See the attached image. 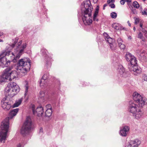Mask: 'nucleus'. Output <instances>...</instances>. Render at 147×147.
Masks as SVG:
<instances>
[{"instance_id": "1", "label": "nucleus", "mask_w": 147, "mask_h": 147, "mask_svg": "<svg viewBox=\"0 0 147 147\" xmlns=\"http://www.w3.org/2000/svg\"><path fill=\"white\" fill-rule=\"evenodd\" d=\"M26 45V43L22 44V41H20L17 45L16 51L17 52L15 55L9 51H3L0 55V57H1L0 58V65L2 64L3 67H7L10 64L11 61L15 62L24 53Z\"/></svg>"}, {"instance_id": "2", "label": "nucleus", "mask_w": 147, "mask_h": 147, "mask_svg": "<svg viewBox=\"0 0 147 147\" xmlns=\"http://www.w3.org/2000/svg\"><path fill=\"white\" fill-rule=\"evenodd\" d=\"M93 7L89 0H86L81 5V14L82 19L85 25H90L92 23V20L90 18Z\"/></svg>"}, {"instance_id": "3", "label": "nucleus", "mask_w": 147, "mask_h": 147, "mask_svg": "<svg viewBox=\"0 0 147 147\" xmlns=\"http://www.w3.org/2000/svg\"><path fill=\"white\" fill-rule=\"evenodd\" d=\"M125 57L127 61L130 62L128 65V68L129 70L133 71L135 75L140 74L141 72V69L137 66V61L136 57L129 52L126 53Z\"/></svg>"}, {"instance_id": "4", "label": "nucleus", "mask_w": 147, "mask_h": 147, "mask_svg": "<svg viewBox=\"0 0 147 147\" xmlns=\"http://www.w3.org/2000/svg\"><path fill=\"white\" fill-rule=\"evenodd\" d=\"M30 65V60L29 58L22 59L19 61L16 69L20 74L24 76L29 70Z\"/></svg>"}, {"instance_id": "5", "label": "nucleus", "mask_w": 147, "mask_h": 147, "mask_svg": "<svg viewBox=\"0 0 147 147\" xmlns=\"http://www.w3.org/2000/svg\"><path fill=\"white\" fill-rule=\"evenodd\" d=\"M9 127V118H5L1 123L0 127V141L2 142L5 140L7 137V133Z\"/></svg>"}, {"instance_id": "6", "label": "nucleus", "mask_w": 147, "mask_h": 147, "mask_svg": "<svg viewBox=\"0 0 147 147\" xmlns=\"http://www.w3.org/2000/svg\"><path fill=\"white\" fill-rule=\"evenodd\" d=\"M20 88L16 83L11 82L8 84L5 89V92L7 95L11 97L16 95L20 91Z\"/></svg>"}, {"instance_id": "7", "label": "nucleus", "mask_w": 147, "mask_h": 147, "mask_svg": "<svg viewBox=\"0 0 147 147\" xmlns=\"http://www.w3.org/2000/svg\"><path fill=\"white\" fill-rule=\"evenodd\" d=\"M32 122L29 117H27L21 129L20 133L23 136L28 134L32 127Z\"/></svg>"}, {"instance_id": "8", "label": "nucleus", "mask_w": 147, "mask_h": 147, "mask_svg": "<svg viewBox=\"0 0 147 147\" xmlns=\"http://www.w3.org/2000/svg\"><path fill=\"white\" fill-rule=\"evenodd\" d=\"M133 99L138 104L139 106L142 107L147 103V100L145 98L142 97L137 92H134L133 94Z\"/></svg>"}, {"instance_id": "9", "label": "nucleus", "mask_w": 147, "mask_h": 147, "mask_svg": "<svg viewBox=\"0 0 147 147\" xmlns=\"http://www.w3.org/2000/svg\"><path fill=\"white\" fill-rule=\"evenodd\" d=\"M12 68L11 67H7L4 71L5 75V77H6L7 79L9 78V80L10 81L12 79L15 78L17 76V73L16 71L14 70L11 71Z\"/></svg>"}, {"instance_id": "10", "label": "nucleus", "mask_w": 147, "mask_h": 147, "mask_svg": "<svg viewBox=\"0 0 147 147\" xmlns=\"http://www.w3.org/2000/svg\"><path fill=\"white\" fill-rule=\"evenodd\" d=\"M1 103L2 108L5 111L9 110L11 107L12 102L7 96L2 100Z\"/></svg>"}, {"instance_id": "11", "label": "nucleus", "mask_w": 147, "mask_h": 147, "mask_svg": "<svg viewBox=\"0 0 147 147\" xmlns=\"http://www.w3.org/2000/svg\"><path fill=\"white\" fill-rule=\"evenodd\" d=\"M42 54L45 55V60L46 62V65L47 67H50L51 64V58L47 54L48 51L47 50L44 48H42L41 50Z\"/></svg>"}, {"instance_id": "12", "label": "nucleus", "mask_w": 147, "mask_h": 147, "mask_svg": "<svg viewBox=\"0 0 147 147\" xmlns=\"http://www.w3.org/2000/svg\"><path fill=\"white\" fill-rule=\"evenodd\" d=\"M31 107L33 113L34 115L37 114L38 116H42L43 114V108L41 106H40L37 108L36 111H35V106L34 105H31Z\"/></svg>"}, {"instance_id": "13", "label": "nucleus", "mask_w": 147, "mask_h": 147, "mask_svg": "<svg viewBox=\"0 0 147 147\" xmlns=\"http://www.w3.org/2000/svg\"><path fill=\"white\" fill-rule=\"evenodd\" d=\"M139 109V108L138 105L133 101H130L129 102L128 111L129 112L132 113H134Z\"/></svg>"}, {"instance_id": "14", "label": "nucleus", "mask_w": 147, "mask_h": 147, "mask_svg": "<svg viewBox=\"0 0 147 147\" xmlns=\"http://www.w3.org/2000/svg\"><path fill=\"white\" fill-rule=\"evenodd\" d=\"M49 76V73L47 72L45 73L40 80L39 81L40 86H45L46 84V80L48 78Z\"/></svg>"}, {"instance_id": "15", "label": "nucleus", "mask_w": 147, "mask_h": 147, "mask_svg": "<svg viewBox=\"0 0 147 147\" xmlns=\"http://www.w3.org/2000/svg\"><path fill=\"white\" fill-rule=\"evenodd\" d=\"M129 130V127L125 125L121 129L119 132L121 136L123 137H125L128 134Z\"/></svg>"}, {"instance_id": "16", "label": "nucleus", "mask_w": 147, "mask_h": 147, "mask_svg": "<svg viewBox=\"0 0 147 147\" xmlns=\"http://www.w3.org/2000/svg\"><path fill=\"white\" fill-rule=\"evenodd\" d=\"M141 141L138 139L131 140L125 147H138L141 144Z\"/></svg>"}, {"instance_id": "17", "label": "nucleus", "mask_w": 147, "mask_h": 147, "mask_svg": "<svg viewBox=\"0 0 147 147\" xmlns=\"http://www.w3.org/2000/svg\"><path fill=\"white\" fill-rule=\"evenodd\" d=\"M143 112L140 109H139L134 113H132L133 116L137 119H139L142 117Z\"/></svg>"}, {"instance_id": "18", "label": "nucleus", "mask_w": 147, "mask_h": 147, "mask_svg": "<svg viewBox=\"0 0 147 147\" xmlns=\"http://www.w3.org/2000/svg\"><path fill=\"white\" fill-rule=\"evenodd\" d=\"M117 42L119 47L121 49L123 50L125 48V46L123 41L121 38H118L117 39Z\"/></svg>"}, {"instance_id": "19", "label": "nucleus", "mask_w": 147, "mask_h": 147, "mask_svg": "<svg viewBox=\"0 0 147 147\" xmlns=\"http://www.w3.org/2000/svg\"><path fill=\"white\" fill-rule=\"evenodd\" d=\"M18 110L19 109L16 108L11 111L9 113V117H8L9 119H12L13 117L16 116L18 113Z\"/></svg>"}, {"instance_id": "20", "label": "nucleus", "mask_w": 147, "mask_h": 147, "mask_svg": "<svg viewBox=\"0 0 147 147\" xmlns=\"http://www.w3.org/2000/svg\"><path fill=\"white\" fill-rule=\"evenodd\" d=\"M117 71L119 74L121 75H122L125 73V69L121 65H119L118 66Z\"/></svg>"}, {"instance_id": "21", "label": "nucleus", "mask_w": 147, "mask_h": 147, "mask_svg": "<svg viewBox=\"0 0 147 147\" xmlns=\"http://www.w3.org/2000/svg\"><path fill=\"white\" fill-rule=\"evenodd\" d=\"M22 100V98H21L19 99L18 100L16 101L13 105V107H16L18 106L21 103Z\"/></svg>"}, {"instance_id": "22", "label": "nucleus", "mask_w": 147, "mask_h": 147, "mask_svg": "<svg viewBox=\"0 0 147 147\" xmlns=\"http://www.w3.org/2000/svg\"><path fill=\"white\" fill-rule=\"evenodd\" d=\"M106 40L109 43V45L111 43L115 42L114 39H113L112 38L110 37L108 35H107V37L105 38Z\"/></svg>"}, {"instance_id": "23", "label": "nucleus", "mask_w": 147, "mask_h": 147, "mask_svg": "<svg viewBox=\"0 0 147 147\" xmlns=\"http://www.w3.org/2000/svg\"><path fill=\"white\" fill-rule=\"evenodd\" d=\"M111 49L112 50H115L116 49L117 45L115 42H113L109 45Z\"/></svg>"}, {"instance_id": "24", "label": "nucleus", "mask_w": 147, "mask_h": 147, "mask_svg": "<svg viewBox=\"0 0 147 147\" xmlns=\"http://www.w3.org/2000/svg\"><path fill=\"white\" fill-rule=\"evenodd\" d=\"M52 113V109H47L45 112V115L46 117H49L51 115Z\"/></svg>"}, {"instance_id": "25", "label": "nucleus", "mask_w": 147, "mask_h": 147, "mask_svg": "<svg viewBox=\"0 0 147 147\" xmlns=\"http://www.w3.org/2000/svg\"><path fill=\"white\" fill-rule=\"evenodd\" d=\"M5 75L4 71L3 74L1 76H0V84L5 82L6 79H7V78L5 77Z\"/></svg>"}, {"instance_id": "26", "label": "nucleus", "mask_w": 147, "mask_h": 147, "mask_svg": "<svg viewBox=\"0 0 147 147\" xmlns=\"http://www.w3.org/2000/svg\"><path fill=\"white\" fill-rule=\"evenodd\" d=\"M137 52L140 53V56L142 57V59H143L145 55V54H146L145 51L144 50H142L139 52L138 51Z\"/></svg>"}, {"instance_id": "27", "label": "nucleus", "mask_w": 147, "mask_h": 147, "mask_svg": "<svg viewBox=\"0 0 147 147\" xmlns=\"http://www.w3.org/2000/svg\"><path fill=\"white\" fill-rule=\"evenodd\" d=\"M133 7L137 9H138L140 7V5L136 1H135L133 2L132 4Z\"/></svg>"}, {"instance_id": "28", "label": "nucleus", "mask_w": 147, "mask_h": 147, "mask_svg": "<svg viewBox=\"0 0 147 147\" xmlns=\"http://www.w3.org/2000/svg\"><path fill=\"white\" fill-rule=\"evenodd\" d=\"M138 38L144 41H145V39L144 37L142 34L141 32H140L138 34Z\"/></svg>"}, {"instance_id": "29", "label": "nucleus", "mask_w": 147, "mask_h": 147, "mask_svg": "<svg viewBox=\"0 0 147 147\" xmlns=\"http://www.w3.org/2000/svg\"><path fill=\"white\" fill-rule=\"evenodd\" d=\"M25 91L24 96H25L28 94V86L27 84H26L25 85Z\"/></svg>"}, {"instance_id": "30", "label": "nucleus", "mask_w": 147, "mask_h": 147, "mask_svg": "<svg viewBox=\"0 0 147 147\" xmlns=\"http://www.w3.org/2000/svg\"><path fill=\"white\" fill-rule=\"evenodd\" d=\"M117 13L114 12H112L111 13V16L113 18H116L117 17Z\"/></svg>"}, {"instance_id": "31", "label": "nucleus", "mask_w": 147, "mask_h": 147, "mask_svg": "<svg viewBox=\"0 0 147 147\" xmlns=\"http://www.w3.org/2000/svg\"><path fill=\"white\" fill-rule=\"evenodd\" d=\"M142 81L147 82V75L145 74H143L142 77Z\"/></svg>"}, {"instance_id": "32", "label": "nucleus", "mask_w": 147, "mask_h": 147, "mask_svg": "<svg viewBox=\"0 0 147 147\" xmlns=\"http://www.w3.org/2000/svg\"><path fill=\"white\" fill-rule=\"evenodd\" d=\"M98 14H94L93 15V20L94 21L98 22V19L97 18V16Z\"/></svg>"}, {"instance_id": "33", "label": "nucleus", "mask_w": 147, "mask_h": 147, "mask_svg": "<svg viewBox=\"0 0 147 147\" xmlns=\"http://www.w3.org/2000/svg\"><path fill=\"white\" fill-rule=\"evenodd\" d=\"M142 14V15H147V9H144L143 11L141 12Z\"/></svg>"}, {"instance_id": "34", "label": "nucleus", "mask_w": 147, "mask_h": 147, "mask_svg": "<svg viewBox=\"0 0 147 147\" xmlns=\"http://www.w3.org/2000/svg\"><path fill=\"white\" fill-rule=\"evenodd\" d=\"M134 19L135 20L134 23L136 24H137L139 21V19L136 17H134Z\"/></svg>"}, {"instance_id": "35", "label": "nucleus", "mask_w": 147, "mask_h": 147, "mask_svg": "<svg viewBox=\"0 0 147 147\" xmlns=\"http://www.w3.org/2000/svg\"><path fill=\"white\" fill-rule=\"evenodd\" d=\"M131 10L133 14H137V13L136 9H134V8H133L132 9H131Z\"/></svg>"}, {"instance_id": "36", "label": "nucleus", "mask_w": 147, "mask_h": 147, "mask_svg": "<svg viewBox=\"0 0 147 147\" xmlns=\"http://www.w3.org/2000/svg\"><path fill=\"white\" fill-rule=\"evenodd\" d=\"M99 9V7L98 6H97L96 9V10L95 12H94V14H98V11Z\"/></svg>"}, {"instance_id": "37", "label": "nucleus", "mask_w": 147, "mask_h": 147, "mask_svg": "<svg viewBox=\"0 0 147 147\" xmlns=\"http://www.w3.org/2000/svg\"><path fill=\"white\" fill-rule=\"evenodd\" d=\"M46 107L47 109H52L51 106V105L48 104L46 106Z\"/></svg>"}, {"instance_id": "38", "label": "nucleus", "mask_w": 147, "mask_h": 147, "mask_svg": "<svg viewBox=\"0 0 147 147\" xmlns=\"http://www.w3.org/2000/svg\"><path fill=\"white\" fill-rule=\"evenodd\" d=\"M113 27L115 29L118 30L119 29V27H118L117 24H114L113 25Z\"/></svg>"}, {"instance_id": "39", "label": "nucleus", "mask_w": 147, "mask_h": 147, "mask_svg": "<svg viewBox=\"0 0 147 147\" xmlns=\"http://www.w3.org/2000/svg\"><path fill=\"white\" fill-rule=\"evenodd\" d=\"M130 3H127V4L128 5V6L129 7V8L131 9H132L133 7V6L131 5V4Z\"/></svg>"}, {"instance_id": "40", "label": "nucleus", "mask_w": 147, "mask_h": 147, "mask_svg": "<svg viewBox=\"0 0 147 147\" xmlns=\"http://www.w3.org/2000/svg\"><path fill=\"white\" fill-rule=\"evenodd\" d=\"M140 30L142 32H143L144 33V34L145 33V32H147V31H146V30L144 29V28H143V27H142V28H140Z\"/></svg>"}, {"instance_id": "41", "label": "nucleus", "mask_w": 147, "mask_h": 147, "mask_svg": "<svg viewBox=\"0 0 147 147\" xmlns=\"http://www.w3.org/2000/svg\"><path fill=\"white\" fill-rule=\"evenodd\" d=\"M125 0H120V2L121 5H124L125 2Z\"/></svg>"}, {"instance_id": "42", "label": "nucleus", "mask_w": 147, "mask_h": 147, "mask_svg": "<svg viewBox=\"0 0 147 147\" xmlns=\"http://www.w3.org/2000/svg\"><path fill=\"white\" fill-rule=\"evenodd\" d=\"M115 1L114 0H108L107 1V2L108 4L110 3H113Z\"/></svg>"}, {"instance_id": "43", "label": "nucleus", "mask_w": 147, "mask_h": 147, "mask_svg": "<svg viewBox=\"0 0 147 147\" xmlns=\"http://www.w3.org/2000/svg\"><path fill=\"white\" fill-rule=\"evenodd\" d=\"M109 6L111 8H114L115 7V5L114 4H113V3H112V4H110V5H109Z\"/></svg>"}, {"instance_id": "44", "label": "nucleus", "mask_w": 147, "mask_h": 147, "mask_svg": "<svg viewBox=\"0 0 147 147\" xmlns=\"http://www.w3.org/2000/svg\"><path fill=\"white\" fill-rule=\"evenodd\" d=\"M40 94L41 96V97H44L45 95L44 92L43 91H40Z\"/></svg>"}, {"instance_id": "45", "label": "nucleus", "mask_w": 147, "mask_h": 147, "mask_svg": "<svg viewBox=\"0 0 147 147\" xmlns=\"http://www.w3.org/2000/svg\"><path fill=\"white\" fill-rule=\"evenodd\" d=\"M24 147V145L22 144H21V143H19L17 146V147Z\"/></svg>"}, {"instance_id": "46", "label": "nucleus", "mask_w": 147, "mask_h": 147, "mask_svg": "<svg viewBox=\"0 0 147 147\" xmlns=\"http://www.w3.org/2000/svg\"><path fill=\"white\" fill-rule=\"evenodd\" d=\"M144 60H147V53H146V54H145V56L144 57V58H143V59Z\"/></svg>"}, {"instance_id": "47", "label": "nucleus", "mask_w": 147, "mask_h": 147, "mask_svg": "<svg viewBox=\"0 0 147 147\" xmlns=\"http://www.w3.org/2000/svg\"><path fill=\"white\" fill-rule=\"evenodd\" d=\"M43 132V128L41 127L40 129L39 133H42Z\"/></svg>"}, {"instance_id": "48", "label": "nucleus", "mask_w": 147, "mask_h": 147, "mask_svg": "<svg viewBox=\"0 0 147 147\" xmlns=\"http://www.w3.org/2000/svg\"><path fill=\"white\" fill-rule=\"evenodd\" d=\"M131 1L132 0H125V1L127 3H131Z\"/></svg>"}, {"instance_id": "49", "label": "nucleus", "mask_w": 147, "mask_h": 147, "mask_svg": "<svg viewBox=\"0 0 147 147\" xmlns=\"http://www.w3.org/2000/svg\"><path fill=\"white\" fill-rule=\"evenodd\" d=\"M104 36L105 37V39L107 37V35H108V34L106 33H105L104 34Z\"/></svg>"}, {"instance_id": "50", "label": "nucleus", "mask_w": 147, "mask_h": 147, "mask_svg": "<svg viewBox=\"0 0 147 147\" xmlns=\"http://www.w3.org/2000/svg\"><path fill=\"white\" fill-rule=\"evenodd\" d=\"M16 44V43L15 42H14V43L13 44H12L11 45L12 47H14L15 45Z\"/></svg>"}, {"instance_id": "51", "label": "nucleus", "mask_w": 147, "mask_h": 147, "mask_svg": "<svg viewBox=\"0 0 147 147\" xmlns=\"http://www.w3.org/2000/svg\"><path fill=\"white\" fill-rule=\"evenodd\" d=\"M127 23L128 24V25L130 26H131V24L130 23V22H129V21H128L127 22Z\"/></svg>"}, {"instance_id": "52", "label": "nucleus", "mask_w": 147, "mask_h": 147, "mask_svg": "<svg viewBox=\"0 0 147 147\" xmlns=\"http://www.w3.org/2000/svg\"><path fill=\"white\" fill-rule=\"evenodd\" d=\"M142 7H140V12L141 13L142 12Z\"/></svg>"}, {"instance_id": "53", "label": "nucleus", "mask_w": 147, "mask_h": 147, "mask_svg": "<svg viewBox=\"0 0 147 147\" xmlns=\"http://www.w3.org/2000/svg\"><path fill=\"white\" fill-rule=\"evenodd\" d=\"M140 28H142L143 24L142 23H140Z\"/></svg>"}, {"instance_id": "54", "label": "nucleus", "mask_w": 147, "mask_h": 147, "mask_svg": "<svg viewBox=\"0 0 147 147\" xmlns=\"http://www.w3.org/2000/svg\"><path fill=\"white\" fill-rule=\"evenodd\" d=\"M133 30L134 31H135L136 30V28L135 27H134L133 28Z\"/></svg>"}, {"instance_id": "55", "label": "nucleus", "mask_w": 147, "mask_h": 147, "mask_svg": "<svg viewBox=\"0 0 147 147\" xmlns=\"http://www.w3.org/2000/svg\"><path fill=\"white\" fill-rule=\"evenodd\" d=\"M128 38L129 39H131V38L130 36H128Z\"/></svg>"}, {"instance_id": "56", "label": "nucleus", "mask_w": 147, "mask_h": 147, "mask_svg": "<svg viewBox=\"0 0 147 147\" xmlns=\"http://www.w3.org/2000/svg\"><path fill=\"white\" fill-rule=\"evenodd\" d=\"M3 33L0 32V37L3 35Z\"/></svg>"}, {"instance_id": "57", "label": "nucleus", "mask_w": 147, "mask_h": 147, "mask_svg": "<svg viewBox=\"0 0 147 147\" xmlns=\"http://www.w3.org/2000/svg\"><path fill=\"white\" fill-rule=\"evenodd\" d=\"M2 41H3V40H2L0 39V42H2Z\"/></svg>"}]
</instances>
